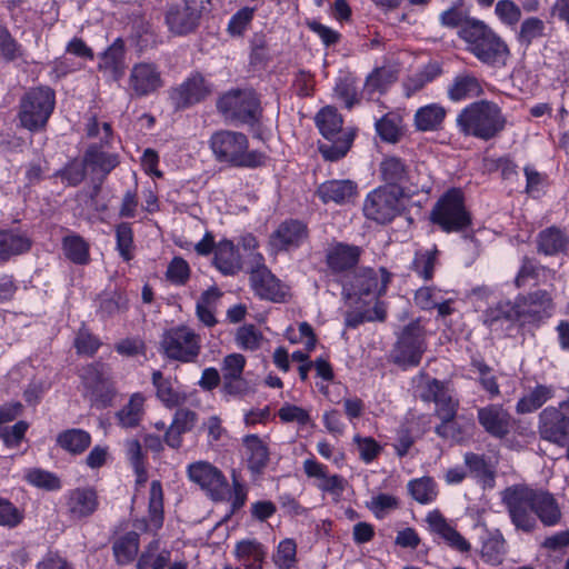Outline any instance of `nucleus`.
<instances>
[{
    "label": "nucleus",
    "instance_id": "f3484780",
    "mask_svg": "<svg viewBox=\"0 0 569 569\" xmlns=\"http://www.w3.org/2000/svg\"><path fill=\"white\" fill-rule=\"evenodd\" d=\"M308 236L306 223L297 219H289L281 222L271 233L269 243L276 251H289L302 246Z\"/></svg>",
    "mask_w": 569,
    "mask_h": 569
},
{
    "label": "nucleus",
    "instance_id": "423d86ee",
    "mask_svg": "<svg viewBox=\"0 0 569 569\" xmlns=\"http://www.w3.org/2000/svg\"><path fill=\"white\" fill-rule=\"evenodd\" d=\"M56 103L54 91L48 87L30 89L20 100L19 120L31 132L46 128Z\"/></svg>",
    "mask_w": 569,
    "mask_h": 569
},
{
    "label": "nucleus",
    "instance_id": "473e14b6",
    "mask_svg": "<svg viewBox=\"0 0 569 569\" xmlns=\"http://www.w3.org/2000/svg\"><path fill=\"white\" fill-rule=\"evenodd\" d=\"M537 249L545 256L565 253L569 249V238L557 227L547 228L537 237Z\"/></svg>",
    "mask_w": 569,
    "mask_h": 569
},
{
    "label": "nucleus",
    "instance_id": "4be33fe9",
    "mask_svg": "<svg viewBox=\"0 0 569 569\" xmlns=\"http://www.w3.org/2000/svg\"><path fill=\"white\" fill-rule=\"evenodd\" d=\"M209 93L201 74L194 73L180 86L170 90V100L177 109H183L201 101Z\"/></svg>",
    "mask_w": 569,
    "mask_h": 569
},
{
    "label": "nucleus",
    "instance_id": "c85d7f7f",
    "mask_svg": "<svg viewBox=\"0 0 569 569\" xmlns=\"http://www.w3.org/2000/svg\"><path fill=\"white\" fill-rule=\"evenodd\" d=\"M507 541L499 529L488 530L481 537L480 557L482 561L492 567L500 566L507 555Z\"/></svg>",
    "mask_w": 569,
    "mask_h": 569
},
{
    "label": "nucleus",
    "instance_id": "603ef678",
    "mask_svg": "<svg viewBox=\"0 0 569 569\" xmlns=\"http://www.w3.org/2000/svg\"><path fill=\"white\" fill-rule=\"evenodd\" d=\"M517 301L511 303L509 301H501L496 307L490 308L486 311L483 316V322L489 328H495L498 322L502 320H512L518 319V313H516Z\"/></svg>",
    "mask_w": 569,
    "mask_h": 569
},
{
    "label": "nucleus",
    "instance_id": "49530a36",
    "mask_svg": "<svg viewBox=\"0 0 569 569\" xmlns=\"http://www.w3.org/2000/svg\"><path fill=\"white\" fill-rule=\"evenodd\" d=\"M84 162L93 171H100L104 174H108L118 166L119 160L117 154L104 152L98 147L92 146L89 147L86 151Z\"/></svg>",
    "mask_w": 569,
    "mask_h": 569
},
{
    "label": "nucleus",
    "instance_id": "680f3d73",
    "mask_svg": "<svg viewBox=\"0 0 569 569\" xmlns=\"http://www.w3.org/2000/svg\"><path fill=\"white\" fill-rule=\"evenodd\" d=\"M443 297L441 289L437 287H421L419 288L413 297L416 306L421 310L430 311L436 308L438 301Z\"/></svg>",
    "mask_w": 569,
    "mask_h": 569
},
{
    "label": "nucleus",
    "instance_id": "f03ea898",
    "mask_svg": "<svg viewBox=\"0 0 569 569\" xmlns=\"http://www.w3.org/2000/svg\"><path fill=\"white\" fill-rule=\"evenodd\" d=\"M457 124L463 134L488 141L505 130L507 118L496 102L480 100L461 110Z\"/></svg>",
    "mask_w": 569,
    "mask_h": 569
},
{
    "label": "nucleus",
    "instance_id": "09e8293b",
    "mask_svg": "<svg viewBox=\"0 0 569 569\" xmlns=\"http://www.w3.org/2000/svg\"><path fill=\"white\" fill-rule=\"evenodd\" d=\"M4 259L8 261L12 256L21 254L31 247L30 239L21 233L10 231L0 232Z\"/></svg>",
    "mask_w": 569,
    "mask_h": 569
},
{
    "label": "nucleus",
    "instance_id": "39448f33",
    "mask_svg": "<svg viewBox=\"0 0 569 569\" xmlns=\"http://www.w3.org/2000/svg\"><path fill=\"white\" fill-rule=\"evenodd\" d=\"M430 220L442 231L460 232L471 226V216L465 204L463 192L458 188L449 189L435 203Z\"/></svg>",
    "mask_w": 569,
    "mask_h": 569
},
{
    "label": "nucleus",
    "instance_id": "20e7f679",
    "mask_svg": "<svg viewBox=\"0 0 569 569\" xmlns=\"http://www.w3.org/2000/svg\"><path fill=\"white\" fill-rule=\"evenodd\" d=\"M315 121L320 133L327 140L319 143V151L323 159L328 161L342 159L352 146L355 132L342 130V117L331 106L320 109Z\"/></svg>",
    "mask_w": 569,
    "mask_h": 569
},
{
    "label": "nucleus",
    "instance_id": "9d476101",
    "mask_svg": "<svg viewBox=\"0 0 569 569\" xmlns=\"http://www.w3.org/2000/svg\"><path fill=\"white\" fill-rule=\"evenodd\" d=\"M427 349L426 331L420 320H415L406 326L395 348V362L403 366L419 365Z\"/></svg>",
    "mask_w": 569,
    "mask_h": 569
},
{
    "label": "nucleus",
    "instance_id": "7c9ffc66",
    "mask_svg": "<svg viewBox=\"0 0 569 569\" xmlns=\"http://www.w3.org/2000/svg\"><path fill=\"white\" fill-rule=\"evenodd\" d=\"M233 553L244 569H262L267 548L256 539H244L236 543Z\"/></svg>",
    "mask_w": 569,
    "mask_h": 569
},
{
    "label": "nucleus",
    "instance_id": "c756f323",
    "mask_svg": "<svg viewBox=\"0 0 569 569\" xmlns=\"http://www.w3.org/2000/svg\"><path fill=\"white\" fill-rule=\"evenodd\" d=\"M164 520L163 513V490L159 480H153L150 485L149 501H148V516L141 522L143 530L149 532H157L162 528Z\"/></svg>",
    "mask_w": 569,
    "mask_h": 569
},
{
    "label": "nucleus",
    "instance_id": "8fccbe9b",
    "mask_svg": "<svg viewBox=\"0 0 569 569\" xmlns=\"http://www.w3.org/2000/svg\"><path fill=\"white\" fill-rule=\"evenodd\" d=\"M167 24L170 30L178 34L190 33L197 26L196 19L189 11L179 9H170L166 16Z\"/></svg>",
    "mask_w": 569,
    "mask_h": 569
},
{
    "label": "nucleus",
    "instance_id": "b1692460",
    "mask_svg": "<svg viewBox=\"0 0 569 569\" xmlns=\"http://www.w3.org/2000/svg\"><path fill=\"white\" fill-rule=\"evenodd\" d=\"M392 274L383 267L365 268L355 277L353 287L359 295L380 297L387 292Z\"/></svg>",
    "mask_w": 569,
    "mask_h": 569
},
{
    "label": "nucleus",
    "instance_id": "f704fd0d",
    "mask_svg": "<svg viewBox=\"0 0 569 569\" xmlns=\"http://www.w3.org/2000/svg\"><path fill=\"white\" fill-rule=\"evenodd\" d=\"M553 396L555 388L552 386L537 385L518 400L516 411L519 415L531 413L541 408Z\"/></svg>",
    "mask_w": 569,
    "mask_h": 569
},
{
    "label": "nucleus",
    "instance_id": "393cba45",
    "mask_svg": "<svg viewBox=\"0 0 569 569\" xmlns=\"http://www.w3.org/2000/svg\"><path fill=\"white\" fill-rule=\"evenodd\" d=\"M426 522L430 531L441 537L450 548L460 552L470 551L469 541L447 521L439 510L430 511L426 517Z\"/></svg>",
    "mask_w": 569,
    "mask_h": 569
},
{
    "label": "nucleus",
    "instance_id": "a19ab883",
    "mask_svg": "<svg viewBox=\"0 0 569 569\" xmlns=\"http://www.w3.org/2000/svg\"><path fill=\"white\" fill-rule=\"evenodd\" d=\"M152 383L156 388L157 398L168 408L177 407L183 400V397L173 388L170 378L163 377L161 371H153Z\"/></svg>",
    "mask_w": 569,
    "mask_h": 569
},
{
    "label": "nucleus",
    "instance_id": "2f4dec72",
    "mask_svg": "<svg viewBox=\"0 0 569 569\" xmlns=\"http://www.w3.org/2000/svg\"><path fill=\"white\" fill-rule=\"evenodd\" d=\"M213 264L224 276H233L240 271V254L230 240H222L216 246Z\"/></svg>",
    "mask_w": 569,
    "mask_h": 569
},
{
    "label": "nucleus",
    "instance_id": "69168bd1",
    "mask_svg": "<svg viewBox=\"0 0 569 569\" xmlns=\"http://www.w3.org/2000/svg\"><path fill=\"white\" fill-rule=\"evenodd\" d=\"M127 309V299L119 292H106L100 297L99 310L102 316L110 317Z\"/></svg>",
    "mask_w": 569,
    "mask_h": 569
},
{
    "label": "nucleus",
    "instance_id": "13d9d810",
    "mask_svg": "<svg viewBox=\"0 0 569 569\" xmlns=\"http://www.w3.org/2000/svg\"><path fill=\"white\" fill-rule=\"evenodd\" d=\"M262 333L253 325H244L237 329L236 342L243 350L254 351L260 348Z\"/></svg>",
    "mask_w": 569,
    "mask_h": 569
},
{
    "label": "nucleus",
    "instance_id": "7ed1b4c3",
    "mask_svg": "<svg viewBox=\"0 0 569 569\" xmlns=\"http://www.w3.org/2000/svg\"><path fill=\"white\" fill-rule=\"evenodd\" d=\"M210 149L217 161L239 168H258L264 164L266 156L249 150L246 134L232 130H219L210 137Z\"/></svg>",
    "mask_w": 569,
    "mask_h": 569
},
{
    "label": "nucleus",
    "instance_id": "864d4df0",
    "mask_svg": "<svg viewBox=\"0 0 569 569\" xmlns=\"http://www.w3.org/2000/svg\"><path fill=\"white\" fill-rule=\"evenodd\" d=\"M437 253L436 249L416 252L411 269L425 280H430L433 277Z\"/></svg>",
    "mask_w": 569,
    "mask_h": 569
},
{
    "label": "nucleus",
    "instance_id": "5fc2aeb1",
    "mask_svg": "<svg viewBox=\"0 0 569 569\" xmlns=\"http://www.w3.org/2000/svg\"><path fill=\"white\" fill-rule=\"evenodd\" d=\"M273 561L278 569H297L296 542L292 539L280 541Z\"/></svg>",
    "mask_w": 569,
    "mask_h": 569
},
{
    "label": "nucleus",
    "instance_id": "c03bdc74",
    "mask_svg": "<svg viewBox=\"0 0 569 569\" xmlns=\"http://www.w3.org/2000/svg\"><path fill=\"white\" fill-rule=\"evenodd\" d=\"M112 550L118 563L131 562L139 551V535L134 531L127 532L113 542Z\"/></svg>",
    "mask_w": 569,
    "mask_h": 569
},
{
    "label": "nucleus",
    "instance_id": "a211bd4d",
    "mask_svg": "<svg viewBox=\"0 0 569 569\" xmlns=\"http://www.w3.org/2000/svg\"><path fill=\"white\" fill-rule=\"evenodd\" d=\"M420 397L423 401L436 403V415L441 420H455L459 401L453 399L450 390L441 381L427 378L425 390Z\"/></svg>",
    "mask_w": 569,
    "mask_h": 569
},
{
    "label": "nucleus",
    "instance_id": "338daca9",
    "mask_svg": "<svg viewBox=\"0 0 569 569\" xmlns=\"http://www.w3.org/2000/svg\"><path fill=\"white\" fill-rule=\"evenodd\" d=\"M254 16V10L252 8L244 7L238 10L230 19L228 23V32L231 36H241L244 33Z\"/></svg>",
    "mask_w": 569,
    "mask_h": 569
},
{
    "label": "nucleus",
    "instance_id": "ddd939ff",
    "mask_svg": "<svg viewBox=\"0 0 569 569\" xmlns=\"http://www.w3.org/2000/svg\"><path fill=\"white\" fill-rule=\"evenodd\" d=\"M187 476L214 500L222 499L228 489V480L222 471L208 461L199 460L188 465Z\"/></svg>",
    "mask_w": 569,
    "mask_h": 569
},
{
    "label": "nucleus",
    "instance_id": "72a5a7b5",
    "mask_svg": "<svg viewBox=\"0 0 569 569\" xmlns=\"http://www.w3.org/2000/svg\"><path fill=\"white\" fill-rule=\"evenodd\" d=\"M408 166L396 156H386L379 164V173L387 187H398L400 189L403 180L408 178Z\"/></svg>",
    "mask_w": 569,
    "mask_h": 569
},
{
    "label": "nucleus",
    "instance_id": "ea45409f",
    "mask_svg": "<svg viewBox=\"0 0 569 569\" xmlns=\"http://www.w3.org/2000/svg\"><path fill=\"white\" fill-rule=\"evenodd\" d=\"M482 92L478 79L465 73L457 76L448 88V97L451 101H461L473 98Z\"/></svg>",
    "mask_w": 569,
    "mask_h": 569
},
{
    "label": "nucleus",
    "instance_id": "5701e85b",
    "mask_svg": "<svg viewBox=\"0 0 569 569\" xmlns=\"http://www.w3.org/2000/svg\"><path fill=\"white\" fill-rule=\"evenodd\" d=\"M478 421L490 436L502 439L511 427V416L500 405H488L478 409Z\"/></svg>",
    "mask_w": 569,
    "mask_h": 569
},
{
    "label": "nucleus",
    "instance_id": "de8ad7c7",
    "mask_svg": "<svg viewBox=\"0 0 569 569\" xmlns=\"http://www.w3.org/2000/svg\"><path fill=\"white\" fill-rule=\"evenodd\" d=\"M159 541H151L141 553L137 562V569H164L170 561V552L162 550L158 552Z\"/></svg>",
    "mask_w": 569,
    "mask_h": 569
},
{
    "label": "nucleus",
    "instance_id": "e2e57ef3",
    "mask_svg": "<svg viewBox=\"0 0 569 569\" xmlns=\"http://www.w3.org/2000/svg\"><path fill=\"white\" fill-rule=\"evenodd\" d=\"M247 360L241 353H230L226 356L221 363L222 381L243 376Z\"/></svg>",
    "mask_w": 569,
    "mask_h": 569
},
{
    "label": "nucleus",
    "instance_id": "a18cd8bd",
    "mask_svg": "<svg viewBox=\"0 0 569 569\" xmlns=\"http://www.w3.org/2000/svg\"><path fill=\"white\" fill-rule=\"evenodd\" d=\"M432 181L430 176L420 168L413 170L408 168V178L403 180L399 189L400 196H413L420 192L428 193L431 190Z\"/></svg>",
    "mask_w": 569,
    "mask_h": 569
},
{
    "label": "nucleus",
    "instance_id": "aec40b11",
    "mask_svg": "<svg viewBox=\"0 0 569 569\" xmlns=\"http://www.w3.org/2000/svg\"><path fill=\"white\" fill-rule=\"evenodd\" d=\"M361 249L353 244L335 242L326 249V264L332 274L345 273L355 268Z\"/></svg>",
    "mask_w": 569,
    "mask_h": 569
},
{
    "label": "nucleus",
    "instance_id": "cd10ccee",
    "mask_svg": "<svg viewBox=\"0 0 569 569\" xmlns=\"http://www.w3.org/2000/svg\"><path fill=\"white\" fill-rule=\"evenodd\" d=\"M243 455L248 470L252 475H261L269 463V448L258 435H247L242 439Z\"/></svg>",
    "mask_w": 569,
    "mask_h": 569
},
{
    "label": "nucleus",
    "instance_id": "6e6d98bb",
    "mask_svg": "<svg viewBox=\"0 0 569 569\" xmlns=\"http://www.w3.org/2000/svg\"><path fill=\"white\" fill-rule=\"evenodd\" d=\"M117 250L126 261L133 257V231L128 222H121L116 227Z\"/></svg>",
    "mask_w": 569,
    "mask_h": 569
},
{
    "label": "nucleus",
    "instance_id": "052dcab7",
    "mask_svg": "<svg viewBox=\"0 0 569 569\" xmlns=\"http://www.w3.org/2000/svg\"><path fill=\"white\" fill-rule=\"evenodd\" d=\"M335 93L348 109H351L359 102L357 86L355 80L349 77L339 79L335 87Z\"/></svg>",
    "mask_w": 569,
    "mask_h": 569
},
{
    "label": "nucleus",
    "instance_id": "1a4fd4ad",
    "mask_svg": "<svg viewBox=\"0 0 569 569\" xmlns=\"http://www.w3.org/2000/svg\"><path fill=\"white\" fill-rule=\"evenodd\" d=\"M401 210L400 193L387 186H381L370 191L362 207L365 217L380 224L391 222L400 214Z\"/></svg>",
    "mask_w": 569,
    "mask_h": 569
},
{
    "label": "nucleus",
    "instance_id": "c9c22d12",
    "mask_svg": "<svg viewBox=\"0 0 569 569\" xmlns=\"http://www.w3.org/2000/svg\"><path fill=\"white\" fill-rule=\"evenodd\" d=\"M99 68L108 71L114 79L122 76L124 69V43L121 38L101 54Z\"/></svg>",
    "mask_w": 569,
    "mask_h": 569
},
{
    "label": "nucleus",
    "instance_id": "bb28decb",
    "mask_svg": "<svg viewBox=\"0 0 569 569\" xmlns=\"http://www.w3.org/2000/svg\"><path fill=\"white\" fill-rule=\"evenodd\" d=\"M99 506L98 495L92 488H76L67 496V510L72 519L91 516Z\"/></svg>",
    "mask_w": 569,
    "mask_h": 569
},
{
    "label": "nucleus",
    "instance_id": "4c0bfd02",
    "mask_svg": "<svg viewBox=\"0 0 569 569\" xmlns=\"http://www.w3.org/2000/svg\"><path fill=\"white\" fill-rule=\"evenodd\" d=\"M57 443L72 455H81L91 445V436L83 429L72 428L57 436Z\"/></svg>",
    "mask_w": 569,
    "mask_h": 569
},
{
    "label": "nucleus",
    "instance_id": "79ce46f5",
    "mask_svg": "<svg viewBox=\"0 0 569 569\" xmlns=\"http://www.w3.org/2000/svg\"><path fill=\"white\" fill-rule=\"evenodd\" d=\"M64 256L76 264H87L90 261L89 243L79 234H68L62 240Z\"/></svg>",
    "mask_w": 569,
    "mask_h": 569
},
{
    "label": "nucleus",
    "instance_id": "4468645a",
    "mask_svg": "<svg viewBox=\"0 0 569 569\" xmlns=\"http://www.w3.org/2000/svg\"><path fill=\"white\" fill-rule=\"evenodd\" d=\"M439 19L443 27L460 28L465 36H492L483 21L469 17L465 0H455Z\"/></svg>",
    "mask_w": 569,
    "mask_h": 569
},
{
    "label": "nucleus",
    "instance_id": "e433bc0d",
    "mask_svg": "<svg viewBox=\"0 0 569 569\" xmlns=\"http://www.w3.org/2000/svg\"><path fill=\"white\" fill-rule=\"evenodd\" d=\"M446 117V109L438 103H430L419 108L415 113V126L419 131L438 130Z\"/></svg>",
    "mask_w": 569,
    "mask_h": 569
},
{
    "label": "nucleus",
    "instance_id": "f257e3e1",
    "mask_svg": "<svg viewBox=\"0 0 569 569\" xmlns=\"http://www.w3.org/2000/svg\"><path fill=\"white\" fill-rule=\"evenodd\" d=\"M511 523L517 530L532 532L537 519L545 526H556L561 519V511L555 497L541 489L527 485H513L501 492Z\"/></svg>",
    "mask_w": 569,
    "mask_h": 569
},
{
    "label": "nucleus",
    "instance_id": "6ab92c4d",
    "mask_svg": "<svg viewBox=\"0 0 569 569\" xmlns=\"http://www.w3.org/2000/svg\"><path fill=\"white\" fill-rule=\"evenodd\" d=\"M467 49L480 61L489 64H505L508 56V46L501 38H465Z\"/></svg>",
    "mask_w": 569,
    "mask_h": 569
},
{
    "label": "nucleus",
    "instance_id": "3c124183",
    "mask_svg": "<svg viewBox=\"0 0 569 569\" xmlns=\"http://www.w3.org/2000/svg\"><path fill=\"white\" fill-rule=\"evenodd\" d=\"M397 80L396 71L390 68H376L366 79L365 89L369 92L383 91Z\"/></svg>",
    "mask_w": 569,
    "mask_h": 569
},
{
    "label": "nucleus",
    "instance_id": "58836bf2",
    "mask_svg": "<svg viewBox=\"0 0 569 569\" xmlns=\"http://www.w3.org/2000/svg\"><path fill=\"white\" fill-rule=\"evenodd\" d=\"M143 405L144 397L140 392L133 393L128 403L116 413L118 425L126 429L139 426L144 412Z\"/></svg>",
    "mask_w": 569,
    "mask_h": 569
},
{
    "label": "nucleus",
    "instance_id": "412c9836",
    "mask_svg": "<svg viewBox=\"0 0 569 569\" xmlns=\"http://www.w3.org/2000/svg\"><path fill=\"white\" fill-rule=\"evenodd\" d=\"M302 467L308 478L318 480L317 487L322 492L338 498L343 493L347 480L339 475H329L326 465L320 463L315 458H309L303 461Z\"/></svg>",
    "mask_w": 569,
    "mask_h": 569
},
{
    "label": "nucleus",
    "instance_id": "2eb2a0df",
    "mask_svg": "<svg viewBox=\"0 0 569 569\" xmlns=\"http://www.w3.org/2000/svg\"><path fill=\"white\" fill-rule=\"evenodd\" d=\"M518 319H525L529 322L541 321L552 316L555 303L551 295L547 290H536L517 299Z\"/></svg>",
    "mask_w": 569,
    "mask_h": 569
},
{
    "label": "nucleus",
    "instance_id": "0e129e2a",
    "mask_svg": "<svg viewBox=\"0 0 569 569\" xmlns=\"http://www.w3.org/2000/svg\"><path fill=\"white\" fill-rule=\"evenodd\" d=\"M28 427L29 426L26 421H18L13 426L0 425V439L3 441L6 447L16 448L24 438Z\"/></svg>",
    "mask_w": 569,
    "mask_h": 569
},
{
    "label": "nucleus",
    "instance_id": "a878e982",
    "mask_svg": "<svg viewBox=\"0 0 569 569\" xmlns=\"http://www.w3.org/2000/svg\"><path fill=\"white\" fill-rule=\"evenodd\" d=\"M357 194L358 186L349 179L328 180L322 182L317 189V196L323 203L346 204L352 201Z\"/></svg>",
    "mask_w": 569,
    "mask_h": 569
},
{
    "label": "nucleus",
    "instance_id": "dca6fc26",
    "mask_svg": "<svg viewBox=\"0 0 569 569\" xmlns=\"http://www.w3.org/2000/svg\"><path fill=\"white\" fill-rule=\"evenodd\" d=\"M162 87L161 72L154 63L139 62L133 64L129 76V90L132 97H147Z\"/></svg>",
    "mask_w": 569,
    "mask_h": 569
},
{
    "label": "nucleus",
    "instance_id": "f8f14e48",
    "mask_svg": "<svg viewBox=\"0 0 569 569\" xmlns=\"http://www.w3.org/2000/svg\"><path fill=\"white\" fill-rule=\"evenodd\" d=\"M563 408L549 406L538 416V433L541 440L558 447H566L569 441V416Z\"/></svg>",
    "mask_w": 569,
    "mask_h": 569
},
{
    "label": "nucleus",
    "instance_id": "9b49d317",
    "mask_svg": "<svg viewBox=\"0 0 569 569\" xmlns=\"http://www.w3.org/2000/svg\"><path fill=\"white\" fill-rule=\"evenodd\" d=\"M256 268L250 273V282L254 293L261 299L272 302H283L288 288L263 263L261 253L253 254Z\"/></svg>",
    "mask_w": 569,
    "mask_h": 569
},
{
    "label": "nucleus",
    "instance_id": "4d7b16f0",
    "mask_svg": "<svg viewBox=\"0 0 569 569\" xmlns=\"http://www.w3.org/2000/svg\"><path fill=\"white\" fill-rule=\"evenodd\" d=\"M24 478L30 485L46 490H58L61 488V481L54 473L39 468L29 469Z\"/></svg>",
    "mask_w": 569,
    "mask_h": 569
},
{
    "label": "nucleus",
    "instance_id": "37998d69",
    "mask_svg": "<svg viewBox=\"0 0 569 569\" xmlns=\"http://www.w3.org/2000/svg\"><path fill=\"white\" fill-rule=\"evenodd\" d=\"M408 491L412 499L421 505H429L438 497V487L431 477H421L408 482Z\"/></svg>",
    "mask_w": 569,
    "mask_h": 569
},
{
    "label": "nucleus",
    "instance_id": "6e6552de",
    "mask_svg": "<svg viewBox=\"0 0 569 569\" xmlns=\"http://www.w3.org/2000/svg\"><path fill=\"white\" fill-rule=\"evenodd\" d=\"M218 110L227 118L246 124L258 122L261 109L254 91L230 90L217 102Z\"/></svg>",
    "mask_w": 569,
    "mask_h": 569
},
{
    "label": "nucleus",
    "instance_id": "0eeeda50",
    "mask_svg": "<svg viewBox=\"0 0 569 569\" xmlns=\"http://www.w3.org/2000/svg\"><path fill=\"white\" fill-rule=\"evenodd\" d=\"M160 346L168 359L191 363L200 355L201 337L188 326H177L164 331Z\"/></svg>",
    "mask_w": 569,
    "mask_h": 569
},
{
    "label": "nucleus",
    "instance_id": "774afa93",
    "mask_svg": "<svg viewBox=\"0 0 569 569\" xmlns=\"http://www.w3.org/2000/svg\"><path fill=\"white\" fill-rule=\"evenodd\" d=\"M368 507L377 518L382 519L389 511L399 507V500L392 495L379 493L371 498Z\"/></svg>",
    "mask_w": 569,
    "mask_h": 569
},
{
    "label": "nucleus",
    "instance_id": "bf43d9fd",
    "mask_svg": "<svg viewBox=\"0 0 569 569\" xmlns=\"http://www.w3.org/2000/svg\"><path fill=\"white\" fill-rule=\"evenodd\" d=\"M253 391V386L243 376L223 380L221 386V393L224 398H243Z\"/></svg>",
    "mask_w": 569,
    "mask_h": 569
}]
</instances>
